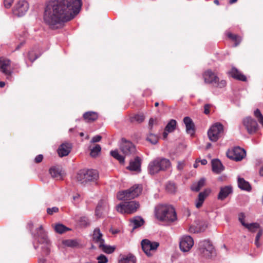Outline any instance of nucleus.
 I'll list each match as a JSON object with an SVG mask.
<instances>
[{"label": "nucleus", "instance_id": "5fc2aeb1", "mask_svg": "<svg viewBox=\"0 0 263 263\" xmlns=\"http://www.w3.org/2000/svg\"><path fill=\"white\" fill-rule=\"evenodd\" d=\"M200 187L198 186V184L197 183H195L192 184L191 186V190L193 191L198 192L200 190Z\"/></svg>", "mask_w": 263, "mask_h": 263}, {"label": "nucleus", "instance_id": "774afa93", "mask_svg": "<svg viewBox=\"0 0 263 263\" xmlns=\"http://www.w3.org/2000/svg\"><path fill=\"white\" fill-rule=\"evenodd\" d=\"M5 85V83L4 82L0 81V87L1 88L4 87Z\"/></svg>", "mask_w": 263, "mask_h": 263}, {"label": "nucleus", "instance_id": "aec40b11", "mask_svg": "<svg viewBox=\"0 0 263 263\" xmlns=\"http://www.w3.org/2000/svg\"><path fill=\"white\" fill-rule=\"evenodd\" d=\"M141 159L136 157L134 160L130 161L129 165L127 168L132 171L140 172L141 171Z\"/></svg>", "mask_w": 263, "mask_h": 263}, {"label": "nucleus", "instance_id": "4be33fe9", "mask_svg": "<svg viewBox=\"0 0 263 263\" xmlns=\"http://www.w3.org/2000/svg\"><path fill=\"white\" fill-rule=\"evenodd\" d=\"M237 183L238 187L241 190L249 192L251 190V186L249 182L247 181L243 178L238 177L237 178Z\"/></svg>", "mask_w": 263, "mask_h": 263}, {"label": "nucleus", "instance_id": "0eeeda50", "mask_svg": "<svg viewBox=\"0 0 263 263\" xmlns=\"http://www.w3.org/2000/svg\"><path fill=\"white\" fill-rule=\"evenodd\" d=\"M198 250L201 255L205 258H211L216 256L215 250L212 243L208 240L200 241Z\"/></svg>", "mask_w": 263, "mask_h": 263}, {"label": "nucleus", "instance_id": "680f3d73", "mask_svg": "<svg viewBox=\"0 0 263 263\" xmlns=\"http://www.w3.org/2000/svg\"><path fill=\"white\" fill-rule=\"evenodd\" d=\"M198 162H200L201 163V164L203 165L206 164L207 162H208L207 160L205 159H203L201 160L198 159Z\"/></svg>", "mask_w": 263, "mask_h": 263}, {"label": "nucleus", "instance_id": "ddd939ff", "mask_svg": "<svg viewBox=\"0 0 263 263\" xmlns=\"http://www.w3.org/2000/svg\"><path fill=\"white\" fill-rule=\"evenodd\" d=\"M227 156L232 160L238 161L241 160L246 156V151L239 146L235 147L233 149L227 153Z\"/></svg>", "mask_w": 263, "mask_h": 263}, {"label": "nucleus", "instance_id": "f03ea898", "mask_svg": "<svg viewBox=\"0 0 263 263\" xmlns=\"http://www.w3.org/2000/svg\"><path fill=\"white\" fill-rule=\"evenodd\" d=\"M155 215L161 221L172 222L177 219V214L174 207L169 204H159L155 207Z\"/></svg>", "mask_w": 263, "mask_h": 263}, {"label": "nucleus", "instance_id": "c756f323", "mask_svg": "<svg viewBox=\"0 0 263 263\" xmlns=\"http://www.w3.org/2000/svg\"><path fill=\"white\" fill-rule=\"evenodd\" d=\"M130 222L133 224V229H135L142 226L144 221L141 217L136 216L130 220Z\"/></svg>", "mask_w": 263, "mask_h": 263}, {"label": "nucleus", "instance_id": "6e6d98bb", "mask_svg": "<svg viewBox=\"0 0 263 263\" xmlns=\"http://www.w3.org/2000/svg\"><path fill=\"white\" fill-rule=\"evenodd\" d=\"M211 105L209 104H206L204 106V113L205 115H209L210 114V108L211 107Z\"/></svg>", "mask_w": 263, "mask_h": 263}, {"label": "nucleus", "instance_id": "ea45409f", "mask_svg": "<svg viewBox=\"0 0 263 263\" xmlns=\"http://www.w3.org/2000/svg\"><path fill=\"white\" fill-rule=\"evenodd\" d=\"M166 190L168 192L170 193H174L176 190V186L175 183L173 182L168 181L166 184Z\"/></svg>", "mask_w": 263, "mask_h": 263}, {"label": "nucleus", "instance_id": "20e7f679", "mask_svg": "<svg viewBox=\"0 0 263 263\" xmlns=\"http://www.w3.org/2000/svg\"><path fill=\"white\" fill-rule=\"evenodd\" d=\"M170 160L166 158L158 157L151 161L147 166L148 173L154 175L161 172H165L171 167Z\"/></svg>", "mask_w": 263, "mask_h": 263}, {"label": "nucleus", "instance_id": "412c9836", "mask_svg": "<svg viewBox=\"0 0 263 263\" xmlns=\"http://www.w3.org/2000/svg\"><path fill=\"white\" fill-rule=\"evenodd\" d=\"M51 177L56 180H61L63 178L61 168L59 166H52L49 170Z\"/></svg>", "mask_w": 263, "mask_h": 263}, {"label": "nucleus", "instance_id": "c9c22d12", "mask_svg": "<svg viewBox=\"0 0 263 263\" xmlns=\"http://www.w3.org/2000/svg\"><path fill=\"white\" fill-rule=\"evenodd\" d=\"M227 35L229 39H231L232 41L235 42V46L238 45L241 41V37L236 34H232L231 32H227Z\"/></svg>", "mask_w": 263, "mask_h": 263}, {"label": "nucleus", "instance_id": "e433bc0d", "mask_svg": "<svg viewBox=\"0 0 263 263\" xmlns=\"http://www.w3.org/2000/svg\"><path fill=\"white\" fill-rule=\"evenodd\" d=\"M69 230V228L62 224L58 223L54 226L55 231L59 234H62Z\"/></svg>", "mask_w": 263, "mask_h": 263}, {"label": "nucleus", "instance_id": "7ed1b4c3", "mask_svg": "<svg viewBox=\"0 0 263 263\" xmlns=\"http://www.w3.org/2000/svg\"><path fill=\"white\" fill-rule=\"evenodd\" d=\"M33 242V247L36 250L39 246L35 244V242L42 245V250L43 255H47L50 252L49 248V241L45 231L43 229V226L41 225L39 228L35 229V232H31Z\"/></svg>", "mask_w": 263, "mask_h": 263}, {"label": "nucleus", "instance_id": "72a5a7b5", "mask_svg": "<svg viewBox=\"0 0 263 263\" xmlns=\"http://www.w3.org/2000/svg\"><path fill=\"white\" fill-rule=\"evenodd\" d=\"M145 119L143 114H137L130 117V121L132 123L137 122L139 123H142Z\"/></svg>", "mask_w": 263, "mask_h": 263}, {"label": "nucleus", "instance_id": "7c9ffc66", "mask_svg": "<svg viewBox=\"0 0 263 263\" xmlns=\"http://www.w3.org/2000/svg\"><path fill=\"white\" fill-rule=\"evenodd\" d=\"M99 248L101 249L102 251L107 254H111L114 252L115 250V247L105 245L104 243H100Z\"/></svg>", "mask_w": 263, "mask_h": 263}, {"label": "nucleus", "instance_id": "f8f14e48", "mask_svg": "<svg viewBox=\"0 0 263 263\" xmlns=\"http://www.w3.org/2000/svg\"><path fill=\"white\" fill-rule=\"evenodd\" d=\"M142 249L147 256L152 255V251H155L159 246V243L156 241H151L147 239H143L141 242Z\"/></svg>", "mask_w": 263, "mask_h": 263}, {"label": "nucleus", "instance_id": "bb28decb", "mask_svg": "<svg viewBox=\"0 0 263 263\" xmlns=\"http://www.w3.org/2000/svg\"><path fill=\"white\" fill-rule=\"evenodd\" d=\"M208 193L206 192V190L200 192L199 194L198 198L195 201V205L197 208H199L202 206L205 198L208 196Z\"/></svg>", "mask_w": 263, "mask_h": 263}, {"label": "nucleus", "instance_id": "c85d7f7f", "mask_svg": "<svg viewBox=\"0 0 263 263\" xmlns=\"http://www.w3.org/2000/svg\"><path fill=\"white\" fill-rule=\"evenodd\" d=\"M107 206V203L104 200H100L96 209V215L100 217L102 214V210Z\"/></svg>", "mask_w": 263, "mask_h": 263}, {"label": "nucleus", "instance_id": "6e6552de", "mask_svg": "<svg viewBox=\"0 0 263 263\" xmlns=\"http://www.w3.org/2000/svg\"><path fill=\"white\" fill-rule=\"evenodd\" d=\"M203 78L205 83L211 84L216 87L223 88L227 84L225 80L219 81V78L211 70L205 71L203 74Z\"/></svg>", "mask_w": 263, "mask_h": 263}, {"label": "nucleus", "instance_id": "c03bdc74", "mask_svg": "<svg viewBox=\"0 0 263 263\" xmlns=\"http://www.w3.org/2000/svg\"><path fill=\"white\" fill-rule=\"evenodd\" d=\"M185 127L186 132L187 134H190L191 135H193L194 134L195 125L194 123L190 125H187L185 126Z\"/></svg>", "mask_w": 263, "mask_h": 263}, {"label": "nucleus", "instance_id": "f257e3e1", "mask_svg": "<svg viewBox=\"0 0 263 263\" xmlns=\"http://www.w3.org/2000/svg\"><path fill=\"white\" fill-rule=\"evenodd\" d=\"M81 0H53L44 10L45 23L52 28L72 20L80 11Z\"/></svg>", "mask_w": 263, "mask_h": 263}, {"label": "nucleus", "instance_id": "9d476101", "mask_svg": "<svg viewBox=\"0 0 263 263\" xmlns=\"http://www.w3.org/2000/svg\"><path fill=\"white\" fill-rule=\"evenodd\" d=\"M223 132V126L221 123L217 122L214 124L208 132L209 139L213 142L217 141Z\"/></svg>", "mask_w": 263, "mask_h": 263}, {"label": "nucleus", "instance_id": "473e14b6", "mask_svg": "<svg viewBox=\"0 0 263 263\" xmlns=\"http://www.w3.org/2000/svg\"><path fill=\"white\" fill-rule=\"evenodd\" d=\"M176 121L174 119H171L166 125L165 130L167 131V132L172 133L176 129Z\"/></svg>", "mask_w": 263, "mask_h": 263}, {"label": "nucleus", "instance_id": "cd10ccee", "mask_svg": "<svg viewBox=\"0 0 263 263\" xmlns=\"http://www.w3.org/2000/svg\"><path fill=\"white\" fill-rule=\"evenodd\" d=\"M62 243L64 246L71 248L79 247L80 245L79 240L77 239L64 240Z\"/></svg>", "mask_w": 263, "mask_h": 263}, {"label": "nucleus", "instance_id": "9b49d317", "mask_svg": "<svg viewBox=\"0 0 263 263\" xmlns=\"http://www.w3.org/2000/svg\"><path fill=\"white\" fill-rule=\"evenodd\" d=\"M242 124L250 135L255 133L258 129L257 121L251 117H247L242 120Z\"/></svg>", "mask_w": 263, "mask_h": 263}, {"label": "nucleus", "instance_id": "603ef678", "mask_svg": "<svg viewBox=\"0 0 263 263\" xmlns=\"http://www.w3.org/2000/svg\"><path fill=\"white\" fill-rule=\"evenodd\" d=\"M13 2V0H4V5L6 8H9L12 4Z\"/></svg>", "mask_w": 263, "mask_h": 263}, {"label": "nucleus", "instance_id": "79ce46f5", "mask_svg": "<svg viewBox=\"0 0 263 263\" xmlns=\"http://www.w3.org/2000/svg\"><path fill=\"white\" fill-rule=\"evenodd\" d=\"M255 117L257 118L258 122L263 126V116L258 109H256L254 112Z\"/></svg>", "mask_w": 263, "mask_h": 263}, {"label": "nucleus", "instance_id": "de8ad7c7", "mask_svg": "<svg viewBox=\"0 0 263 263\" xmlns=\"http://www.w3.org/2000/svg\"><path fill=\"white\" fill-rule=\"evenodd\" d=\"M33 55L34 52L33 51H29L28 53V58L31 62H33L36 59L39 57V55H35V57L33 58Z\"/></svg>", "mask_w": 263, "mask_h": 263}, {"label": "nucleus", "instance_id": "a18cd8bd", "mask_svg": "<svg viewBox=\"0 0 263 263\" xmlns=\"http://www.w3.org/2000/svg\"><path fill=\"white\" fill-rule=\"evenodd\" d=\"M98 263H107L108 262V258L103 254H101L97 257Z\"/></svg>", "mask_w": 263, "mask_h": 263}, {"label": "nucleus", "instance_id": "e2e57ef3", "mask_svg": "<svg viewBox=\"0 0 263 263\" xmlns=\"http://www.w3.org/2000/svg\"><path fill=\"white\" fill-rule=\"evenodd\" d=\"M80 198V195L79 194H77L76 195L73 196V200L74 201H77V200Z\"/></svg>", "mask_w": 263, "mask_h": 263}, {"label": "nucleus", "instance_id": "49530a36", "mask_svg": "<svg viewBox=\"0 0 263 263\" xmlns=\"http://www.w3.org/2000/svg\"><path fill=\"white\" fill-rule=\"evenodd\" d=\"M246 217L245 213L241 212L238 214V220L243 226L247 225V223L245 221V218Z\"/></svg>", "mask_w": 263, "mask_h": 263}, {"label": "nucleus", "instance_id": "f704fd0d", "mask_svg": "<svg viewBox=\"0 0 263 263\" xmlns=\"http://www.w3.org/2000/svg\"><path fill=\"white\" fill-rule=\"evenodd\" d=\"M110 153V155L118 160L120 163H123L124 162V157L119 153L118 150L111 151Z\"/></svg>", "mask_w": 263, "mask_h": 263}, {"label": "nucleus", "instance_id": "5701e85b", "mask_svg": "<svg viewBox=\"0 0 263 263\" xmlns=\"http://www.w3.org/2000/svg\"><path fill=\"white\" fill-rule=\"evenodd\" d=\"M212 171L216 174L220 173L224 170V167L221 161L218 159L212 161Z\"/></svg>", "mask_w": 263, "mask_h": 263}, {"label": "nucleus", "instance_id": "2f4dec72", "mask_svg": "<svg viewBox=\"0 0 263 263\" xmlns=\"http://www.w3.org/2000/svg\"><path fill=\"white\" fill-rule=\"evenodd\" d=\"M136 257L132 254H128L120 259L119 263H136Z\"/></svg>", "mask_w": 263, "mask_h": 263}, {"label": "nucleus", "instance_id": "a878e982", "mask_svg": "<svg viewBox=\"0 0 263 263\" xmlns=\"http://www.w3.org/2000/svg\"><path fill=\"white\" fill-rule=\"evenodd\" d=\"M83 117L86 122H90L96 120L98 118V115L95 111H87L83 114Z\"/></svg>", "mask_w": 263, "mask_h": 263}, {"label": "nucleus", "instance_id": "6ab92c4d", "mask_svg": "<svg viewBox=\"0 0 263 263\" xmlns=\"http://www.w3.org/2000/svg\"><path fill=\"white\" fill-rule=\"evenodd\" d=\"M71 144L70 143L66 142L61 144L58 148V154L60 157L67 156L70 152Z\"/></svg>", "mask_w": 263, "mask_h": 263}, {"label": "nucleus", "instance_id": "2eb2a0df", "mask_svg": "<svg viewBox=\"0 0 263 263\" xmlns=\"http://www.w3.org/2000/svg\"><path fill=\"white\" fill-rule=\"evenodd\" d=\"M121 152L126 156L134 154L136 152L134 144L129 141L122 138L120 146Z\"/></svg>", "mask_w": 263, "mask_h": 263}, {"label": "nucleus", "instance_id": "13d9d810", "mask_svg": "<svg viewBox=\"0 0 263 263\" xmlns=\"http://www.w3.org/2000/svg\"><path fill=\"white\" fill-rule=\"evenodd\" d=\"M43 159V156L41 154L38 155L36 156L34 159V161L35 163H40L41 162Z\"/></svg>", "mask_w": 263, "mask_h": 263}, {"label": "nucleus", "instance_id": "bf43d9fd", "mask_svg": "<svg viewBox=\"0 0 263 263\" xmlns=\"http://www.w3.org/2000/svg\"><path fill=\"white\" fill-rule=\"evenodd\" d=\"M205 183V179L204 178H201L198 182L197 183L198 184V186L201 188L203 187Z\"/></svg>", "mask_w": 263, "mask_h": 263}, {"label": "nucleus", "instance_id": "a19ab883", "mask_svg": "<svg viewBox=\"0 0 263 263\" xmlns=\"http://www.w3.org/2000/svg\"><path fill=\"white\" fill-rule=\"evenodd\" d=\"M80 225L82 227H86L89 225V221L88 218L86 216H82L80 218L79 220Z\"/></svg>", "mask_w": 263, "mask_h": 263}, {"label": "nucleus", "instance_id": "864d4df0", "mask_svg": "<svg viewBox=\"0 0 263 263\" xmlns=\"http://www.w3.org/2000/svg\"><path fill=\"white\" fill-rule=\"evenodd\" d=\"M185 166V162L184 161H178V164H177V168L181 171H182L184 167Z\"/></svg>", "mask_w": 263, "mask_h": 263}, {"label": "nucleus", "instance_id": "69168bd1", "mask_svg": "<svg viewBox=\"0 0 263 263\" xmlns=\"http://www.w3.org/2000/svg\"><path fill=\"white\" fill-rule=\"evenodd\" d=\"M148 140L149 141H151V142L152 143H153V144H156V143H157V140L156 139H154V140H151V139H148Z\"/></svg>", "mask_w": 263, "mask_h": 263}, {"label": "nucleus", "instance_id": "338daca9", "mask_svg": "<svg viewBox=\"0 0 263 263\" xmlns=\"http://www.w3.org/2000/svg\"><path fill=\"white\" fill-rule=\"evenodd\" d=\"M259 174L260 176H263V165L260 168Z\"/></svg>", "mask_w": 263, "mask_h": 263}, {"label": "nucleus", "instance_id": "39448f33", "mask_svg": "<svg viewBox=\"0 0 263 263\" xmlns=\"http://www.w3.org/2000/svg\"><path fill=\"white\" fill-rule=\"evenodd\" d=\"M98 177V171L93 169L81 170L77 173L76 177L77 181L83 184L88 182L95 181Z\"/></svg>", "mask_w": 263, "mask_h": 263}, {"label": "nucleus", "instance_id": "423d86ee", "mask_svg": "<svg viewBox=\"0 0 263 263\" xmlns=\"http://www.w3.org/2000/svg\"><path fill=\"white\" fill-rule=\"evenodd\" d=\"M142 192V187L139 184H135L126 190L122 191L117 194V198L120 200H130L137 197Z\"/></svg>", "mask_w": 263, "mask_h": 263}, {"label": "nucleus", "instance_id": "4c0bfd02", "mask_svg": "<svg viewBox=\"0 0 263 263\" xmlns=\"http://www.w3.org/2000/svg\"><path fill=\"white\" fill-rule=\"evenodd\" d=\"M245 227L248 229L249 231L251 232H255L260 228V225L257 222H253L251 223H247Z\"/></svg>", "mask_w": 263, "mask_h": 263}, {"label": "nucleus", "instance_id": "1a4fd4ad", "mask_svg": "<svg viewBox=\"0 0 263 263\" xmlns=\"http://www.w3.org/2000/svg\"><path fill=\"white\" fill-rule=\"evenodd\" d=\"M139 206V203L136 201H125L117 205V210L121 213L130 214L136 212Z\"/></svg>", "mask_w": 263, "mask_h": 263}, {"label": "nucleus", "instance_id": "37998d69", "mask_svg": "<svg viewBox=\"0 0 263 263\" xmlns=\"http://www.w3.org/2000/svg\"><path fill=\"white\" fill-rule=\"evenodd\" d=\"M263 233V230L262 229H259V231L258 232L255 240V244L256 246L258 248L260 246V243L259 242V239Z\"/></svg>", "mask_w": 263, "mask_h": 263}, {"label": "nucleus", "instance_id": "3c124183", "mask_svg": "<svg viewBox=\"0 0 263 263\" xmlns=\"http://www.w3.org/2000/svg\"><path fill=\"white\" fill-rule=\"evenodd\" d=\"M183 122L185 126L194 123L192 120L189 117H184L183 119Z\"/></svg>", "mask_w": 263, "mask_h": 263}, {"label": "nucleus", "instance_id": "4468645a", "mask_svg": "<svg viewBox=\"0 0 263 263\" xmlns=\"http://www.w3.org/2000/svg\"><path fill=\"white\" fill-rule=\"evenodd\" d=\"M29 8V5L27 1H19L15 4L13 9V13L14 15L21 17L25 15Z\"/></svg>", "mask_w": 263, "mask_h": 263}, {"label": "nucleus", "instance_id": "b1692460", "mask_svg": "<svg viewBox=\"0 0 263 263\" xmlns=\"http://www.w3.org/2000/svg\"><path fill=\"white\" fill-rule=\"evenodd\" d=\"M102 234L100 229L98 228H96L93 232L92 240L95 243H104L105 240L102 238Z\"/></svg>", "mask_w": 263, "mask_h": 263}, {"label": "nucleus", "instance_id": "393cba45", "mask_svg": "<svg viewBox=\"0 0 263 263\" xmlns=\"http://www.w3.org/2000/svg\"><path fill=\"white\" fill-rule=\"evenodd\" d=\"M230 73L231 74V76L235 79L243 82H245L247 80L246 77L241 73L240 71H239L235 67H232L231 71L230 72Z\"/></svg>", "mask_w": 263, "mask_h": 263}, {"label": "nucleus", "instance_id": "a211bd4d", "mask_svg": "<svg viewBox=\"0 0 263 263\" xmlns=\"http://www.w3.org/2000/svg\"><path fill=\"white\" fill-rule=\"evenodd\" d=\"M10 64V60L3 57L0 58V71L8 77H10L12 73Z\"/></svg>", "mask_w": 263, "mask_h": 263}, {"label": "nucleus", "instance_id": "4d7b16f0", "mask_svg": "<svg viewBox=\"0 0 263 263\" xmlns=\"http://www.w3.org/2000/svg\"><path fill=\"white\" fill-rule=\"evenodd\" d=\"M101 138L102 137L100 135L95 136L92 138L91 142L93 143L99 142L101 140Z\"/></svg>", "mask_w": 263, "mask_h": 263}, {"label": "nucleus", "instance_id": "09e8293b", "mask_svg": "<svg viewBox=\"0 0 263 263\" xmlns=\"http://www.w3.org/2000/svg\"><path fill=\"white\" fill-rule=\"evenodd\" d=\"M59 211V209L57 207H52L51 208H48L47 209V213L49 215H52L53 213H57Z\"/></svg>", "mask_w": 263, "mask_h": 263}, {"label": "nucleus", "instance_id": "0e129e2a", "mask_svg": "<svg viewBox=\"0 0 263 263\" xmlns=\"http://www.w3.org/2000/svg\"><path fill=\"white\" fill-rule=\"evenodd\" d=\"M168 133L169 132H167V131H166L164 129V132L163 133V138L164 139H165L167 138Z\"/></svg>", "mask_w": 263, "mask_h": 263}, {"label": "nucleus", "instance_id": "052dcab7", "mask_svg": "<svg viewBox=\"0 0 263 263\" xmlns=\"http://www.w3.org/2000/svg\"><path fill=\"white\" fill-rule=\"evenodd\" d=\"M154 120L153 118H151L149 120V123H148V126H149V129L151 130L152 127H153V124H154Z\"/></svg>", "mask_w": 263, "mask_h": 263}, {"label": "nucleus", "instance_id": "58836bf2", "mask_svg": "<svg viewBox=\"0 0 263 263\" xmlns=\"http://www.w3.org/2000/svg\"><path fill=\"white\" fill-rule=\"evenodd\" d=\"M101 150V146L99 144H96L92 149H91L90 155L92 157H96L100 153Z\"/></svg>", "mask_w": 263, "mask_h": 263}, {"label": "nucleus", "instance_id": "f3484780", "mask_svg": "<svg viewBox=\"0 0 263 263\" xmlns=\"http://www.w3.org/2000/svg\"><path fill=\"white\" fill-rule=\"evenodd\" d=\"M233 193V189L231 185L221 186L217 195V199L223 201Z\"/></svg>", "mask_w": 263, "mask_h": 263}, {"label": "nucleus", "instance_id": "8fccbe9b", "mask_svg": "<svg viewBox=\"0 0 263 263\" xmlns=\"http://www.w3.org/2000/svg\"><path fill=\"white\" fill-rule=\"evenodd\" d=\"M204 230V229L202 230V229H201L200 228H197V227L195 228L194 226H191L190 228V232H193V233H199V232L203 231Z\"/></svg>", "mask_w": 263, "mask_h": 263}, {"label": "nucleus", "instance_id": "dca6fc26", "mask_svg": "<svg viewBox=\"0 0 263 263\" xmlns=\"http://www.w3.org/2000/svg\"><path fill=\"white\" fill-rule=\"evenodd\" d=\"M194 245V240L190 236H183L180 239L179 246L183 252L189 251Z\"/></svg>", "mask_w": 263, "mask_h": 263}]
</instances>
